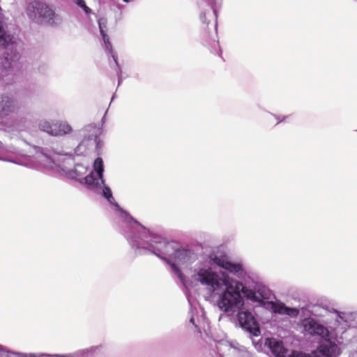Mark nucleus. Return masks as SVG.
<instances>
[{"mask_svg":"<svg viewBox=\"0 0 357 357\" xmlns=\"http://www.w3.org/2000/svg\"><path fill=\"white\" fill-rule=\"evenodd\" d=\"M36 153V158L38 160L39 165L43 167H50L54 163L51 152L43 147L33 146Z\"/></svg>","mask_w":357,"mask_h":357,"instance_id":"14","label":"nucleus"},{"mask_svg":"<svg viewBox=\"0 0 357 357\" xmlns=\"http://www.w3.org/2000/svg\"><path fill=\"white\" fill-rule=\"evenodd\" d=\"M324 340L313 351L321 357H339L341 350L338 345L328 338Z\"/></svg>","mask_w":357,"mask_h":357,"instance_id":"12","label":"nucleus"},{"mask_svg":"<svg viewBox=\"0 0 357 357\" xmlns=\"http://www.w3.org/2000/svg\"><path fill=\"white\" fill-rule=\"evenodd\" d=\"M74 3L86 14L89 15L92 13V10L88 7L84 0H73Z\"/></svg>","mask_w":357,"mask_h":357,"instance_id":"19","label":"nucleus"},{"mask_svg":"<svg viewBox=\"0 0 357 357\" xmlns=\"http://www.w3.org/2000/svg\"><path fill=\"white\" fill-rule=\"evenodd\" d=\"M102 345L93 346L66 354V357H98L102 350Z\"/></svg>","mask_w":357,"mask_h":357,"instance_id":"15","label":"nucleus"},{"mask_svg":"<svg viewBox=\"0 0 357 357\" xmlns=\"http://www.w3.org/2000/svg\"><path fill=\"white\" fill-rule=\"evenodd\" d=\"M275 117L278 120V122H282L284 120V117L282 119H280L279 117H278V116H275Z\"/></svg>","mask_w":357,"mask_h":357,"instance_id":"25","label":"nucleus"},{"mask_svg":"<svg viewBox=\"0 0 357 357\" xmlns=\"http://www.w3.org/2000/svg\"><path fill=\"white\" fill-rule=\"evenodd\" d=\"M26 13L33 20L40 21L48 25H58L61 22V18L47 4L33 1L26 8Z\"/></svg>","mask_w":357,"mask_h":357,"instance_id":"4","label":"nucleus"},{"mask_svg":"<svg viewBox=\"0 0 357 357\" xmlns=\"http://www.w3.org/2000/svg\"><path fill=\"white\" fill-rule=\"evenodd\" d=\"M252 344L254 345L255 348L257 351H261L263 348V345L264 344V342L262 340V338L259 340L258 341H256L255 340H252Z\"/></svg>","mask_w":357,"mask_h":357,"instance_id":"21","label":"nucleus"},{"mask_svg":"<svg viewBox=\"0 0 357 357\" xmlns=\"http://www.w3.org/2000/svg\"><path fill=\"white\" fill-rule=\"evenodd\" d=\"M39 354L15 353L8 351L5 347L0 344V357H38Z\"/></svg>","mask_w":357,"mask_h":357,"instance_id":"16","label":"nucleus"},{"mask_svg":"<svg viewBox=\"0 0 357 357\" xmlns=\"http://www.w3.org/2000/svg\"><path fill=\"white\" fill-rule=\"evenodd\" d=\"M211 266L223 268L238 279H233L223 273L220 275L211 268H202L195 275V279L208 287L212 293L219 294L218 308L224 312H234L244 305L242 296L257 303L269 299L271 291L264 284L257 280L255 274L247 270L241 261H233L225 255L211 253L208 257Z\"/></svg>","mask_w":357,"mask_h":357,"instance_id":"1","label":"nucleus"},{"mask_svg":"<svg viewBox=\"0 0 357 357\" xmlns=\"http://www.w3.org/2000/svg\"><path fill=\"white\" fill-rule=\"evenodd\" d=\"M100 128L95 124H89L80 130L79 135L84 138L75 149L73 155H81L89 146H95L96 149H99L100 148Z\"/></svg>","mask_w":357,"mask_h":357,"instance_id":"5","label":"nucleus"},{"mask_svg":"<svg viewBox=\"0 0 357 357\" xmlns=\"http://www.w3.org/2000/svg\"><path fill=\"white\" fill-rule=\"evenodd\" d=\"M264 345L270 349L274 357H286L287 349L282 341L275 338H266Z\"/></svg>","mask_w":357,"mask_h":357,"instance_id":"13","label":"nucleus"},{"mask_svg":"<svg viewBox=\"0 0 357 357\" xmlns=\"http://www.w3.org/2000/svg\"><path fill=\"white\" fill-rule=\"evenodd\" d=\"M289 357H321L319 356L317 353L314 351H312L310 354L299 352V351H292L289 355Z\"/></svg>","mask_w":357,"mask_h":357,"instance_id":"18","label":"nucleus"},{"mask_svg":"<svg viewBox=\"0 0 357 357\" xmlns=\"http://www.w3.org/2000/svg\"><path fill=\"white\" fill-rule=\"evenodd\" d=\"M243 306L241 305L234 312L238 311L237 319L241 327L252 336H259L261 331L257 319L250 311L242 309Z\"/></svg>","mask_w":357,"mask_h":357,"instance_id":"9","label":"nucleus"},{"mask_svg":"<svg viewBox=\"0 0 357 357\" xmlns=\"http://www.w3.org/2000/svg\"><path fill=\"white\" fill-rule=\"evenodd\" d=\"M98 27L100 29V33L102 36V40L105 44V50L108 52V53L111 55L112 58L113 59L115 65L116 66V73L118 76V86H119L122 82V77H121V67L118 63L117 61V56L115 54L113 49L112 45L111 43L109 42V37L107 34L106 33V29H107V21L104 18H100L98 21Z\"/></svg>","mask_w":357,"mask_h":357,"instance_id":"11","label":"nucleus"},{"mask_svg":"<svg viewBox=\"0 0 357 357\" xmlns=\"http://www.w3.org/2000/svg\"><path fill=\"white\" fill-rule=\"evenodd\" d=\"M89 169V163L86 162L75 164L74 169L68 172L69 176L84 185L88 190L100 195L108 203L119 212V217L125 220H132V216L115 201L111 188L105 183L103 178L104 165L102 159L97 158L93 162V170L83 176Z\"/></svg>","mask_w":357,"mask_h":357,"instance_id":"3","label":"nucleus"},{"mask_svg":"<svg viewBox=\"0 0 357 357\" xmlns=\"http://www.w3.org/2000/svg\"><path fill=\"white\" fill-rule=\"evenodd\" d=\"M122 227L124 236L137 255L153 254L158 257L169 264L173 273L183 281L181 269L167 257L181 264H190L197 259V254L192 249L150 231L132 216V220H125Z\"/></svg>","mask_w":357,"mask_h":357,"instance_id":"2","label":"nucleus"},{"mask_svg":"<svg viewBox=\"0 0 357 357\" xmlns=\"http://www.w3.org/2000/svg\"><path fill=\"white\" fill-rule=\"evenodd\" d=\"M303 331L311 336H319L322 339L328 338V329L312 318H305L301 321Z\"/></svg>","mask_w":357,"mask_h":357,"instance_id":"10","label":"nucleus"},{"mask_svg":"<svg viewBox=\"0 0 357 357\" xmlns=\"http://www.w3.org/2000/svg\"><path fill=\"white\" fill-rule=\"evenodd\" d=\"M38 128L41 131L54 137H63L73 131L72 126L67 121L59 120L50 121L45 119L40 120L38 123Z\"/></svg>","mask_w":357,"mask_h":357,"instance_id":"8","label":"nucleus"},{"mask_svg":"<svg viewBox=\"0 0 357 357\" xmlns=\"http://www.w3.org/2000/svg\"><path fill=\"white\" fill-rule=\"evenodd\" d=\"M114 99V96H112L111 101H112Z\"/></svg>","mask_w":357,"mask_h":357,"instance_id":"27","label":"nucleus"},{"mask_svg":"<svg viewBox=\"0 0 357 357\" xmlns=\"http://www.w3.org/2000/svg\"><path fill=\"white\" fill-rule=\"evenodd\" d=\"M134 0H123V2L125 3H130L131 1H133Z\"/></svg>","mask_w":357,"mask_h":357,"instance_id":"26","label":"nucleus"},{"mask_svg":"<svg viewBox=\"0 0 357 357\" xmlns=\"http://www.w3.org/2000/svg\"><path fill=\"white\" fill-rule=\"evenodd\" d=\"M333 312H334V313H335L337 314L338 318L343 319V317L342 316V314H343V312H339L336 310H334Z\"/></svg>","mask_w":357,"mask_h":357,"instance_id":"23","label":"nucleus"},{"mask_svg":"<svg viewBox=\"0 0 357 357\" xmlns=\"http://www.w3.org/2000/svg\"><path fill=\"white\" fill-rule=\"evenodd\" d=\"M13 40V36L7 34L4 31L2 22L0 20V47L4 50L3 56L9 67H12L13 63L20 59L17 45Z\"/></svg>","mask_w":357,"mask_h":357,"instance_id":"6","label":"nucleus"},{"mask_svg":"<svg viewBox=\"0 0 357 357\" xmlns=\"http://www.w3.org/2000/svg\"><path fill=\"white\" fill-rule=\"evenodd\" d=\"M299 314V310L296 307H287L284 315L291 318H296Z\"/></svg>","mask_w":357,"mask_h":357,"instance_id":"20","label":"nucleus"},{"mask_svg":"<svg viewBox=\"0 0 357 357\" xmlns=\"http://www.w3.org/2000/svg\"><path fill=\"white\" fill-rule=\"evenodd\" d=\"M66 354L59 355V354H44L41 353L39 354L38 357H66Z\"/></svg>","mask_w":357,"mask_h":357,"instance_id":"22","label":"nucleus"},{"mask_svg":"<svg viewBox=\"0 0 357 357\" xmlns=\"http://www.w3.org/2000/svg\"><path fill=\"white\" fill-rule=\"evenodd\" d=\"M212 3H209V8L202 11L200 15V19L203 24H206L209 29V24L211 23L213 28V33L211 36L213 47H214V54H217L220 50L219 43L217 40V27H218V15L215 5L220 3L221 0H211Z\"/></svg>","mask_w":357,"mask_h":357,"instance_id":"7","label":"nucleus"},{"mask_svg":"<svg viewBox=\"0 0 357 357\" xmlns=\"http://www.w3.org/2000/svg\"><path fill=\"white\" fill-rule=\"evenodd\" d=\"M190 322L192 323V324H194L195 326V327H197V326L195 324V319H194V317H191L190 318Z\"/></svg>","mask_w":357,"mask_h":357,"instance_id":"24","label":"nucleus"},{"mask_svg":"<svg viewBox=\"0 0 357 357\" xmlns=\"http://www.w3.org/2000/svg\"><path fill=\"white\" fill-rule=\"evenodd\" d=\"M287 305L282 302H272L271 308L274 313L279 314H284Z\"/></svg>","mask_w":357,"mask_h":357,"instance_id":"17","label":"nucleus"}]
</instances>
